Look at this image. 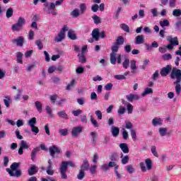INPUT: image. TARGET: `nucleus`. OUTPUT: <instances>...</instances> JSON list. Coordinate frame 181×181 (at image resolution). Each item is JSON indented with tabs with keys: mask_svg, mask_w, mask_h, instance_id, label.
Wrapping results in <instances>:
<instances>
[{
	"mask_svg": "<svg viewBox=\"0 0 181 181\" xmlns=\"http://www.w3.org/2000/svg\"><path fill=\"white\" fill-rule=\"evenodd\" d=\"M125 40L124 37L119 36L116 39V42L112 44L111 50L112 52L110 53V63L111 64H117V53H118V50H119V46H122Z\"/></svg>",
	"mask_w": 181,
	"mask_h": 181,
	"instance_id": "nucleus-1",
	"label": "nucleus"
},
{
	"mask_svg": "<svg viewBox=\"0 0 181 181\" xmlns=\"http://www.w3.org/2000/svg\"><path fill=\"white\" fill-rule=\"evenodd\" d=\"M170 78L176 80L174 81L173 84L175 85V93L177 95H180L181 93V70L174 67L172 69L171 74H170Z\"/></svg>",
	"mask_w": 181,
	"mask_h": 181,
	"instance_id": "nucleus-2",
	"label": "nucleus"
},
{
	"mask_svg": "<svg viewBox=\"0 0 181 181\" xmlns=\"http://www.w3.org/2000/svg\"><path fill=\"white\" fill-rule=\"evenodd\" d=\"M69 166L71 168H76V164L73 161H62L61 166L59 167V173L61 175V179L66 180L67 179V169Z\"/></svg>",
	"mask_w": 181,
	"mask_h": 181,
	"instance_id": "nucleus-3",
	"label": "nucleus"
},
{
	"mask_svg": "<svg viewBox=\"0 0 181 181\" xmlns=\"http://www.w3.org/2000/svg\"><path fill=\"white\" fill-rule=\"evenodd\" d=\"M19 165V163H13L10 166L11 169L6 168V170L8 173V175L13 177H21V176H22V171L18 170Z\"/></svg>",
	"mask_w": 181,
	"mask_h": 181,
	"instance_id": "nucleus-4",
	"label": "nucleus"
},
{
	"mask_svg": "<svg viewBox=\"0 0 181 181\" xmlns=\"http://www.w3.org/2000/svg\"><path fill=\"white\" fill-rule=\"evenodd\" d=\"M43 11L47 15H52L53 16H57V12H56V7L54 6V3H44L43 4Z\"/></svg>",
	"mask_w": 181,
	"mask_h": 181,
	"instance_id": "nucleus-5",
	"label": "nucleus"
},
{
	"mask_svg": "<svg viewBox=\"0 0 181 181\" xmlns=\"http://www.w3.org/2000/svg\"><path fill=\"white\" fill-rule=\"evenodd\" d=\"M25 23H26V20H25V18L23 17H19L16 23L11 26L13 32H21Z\"/></svg>",
	"mask_w": 181,
	"mask_h": 181,
	"instance_id": "nucleus-6",
	"label": "nucleus"
},
{
	"mask_svg": "<svg viewBox=\"0 0 181 181\" xmlns=\"http://www.w3.org/2000/svg\"><path fill=\"white\" fill-rule=\"evenodd\" d=\"M167 41L169 42L170 45H167V49L168 50H173L174 46H179V40L177 37H172V35L167 36Z\"/></svg>",
	"mask_w": 181,
	"mask_h": 181,
	"instance_id": "nucleus-7",
	"label": "nucleus"
},
{
	"mask_svg": "<svg viewBox=\"0 0 181 181\" xmlns=\"http://www.w3.org/2000/svg\"><path fill=\"white\" fill-rule=\"evenodd\" d=\"M69 30V27L67 25H64L61 29L57 37H55V42L57 43L64 40V37H66V32Z\"/></svg>",
	"mask_w": 181,
	"mask_h": 181,
	"instance_id": "nucleus-8",
	"label": "nucleus"
},
{
	"mask_svg": "<svg viewBox=\"0 0 181 181\" xmlns=\"http://www.w3.org/2000/svg\"><path fill=\"white\" fill-rule=\"evenodd\" d=\"M145 163L146 167L145 166ZM140 168L142 172H146L147 170H151L152 169V160L149 158L145 160V163H140Z\"/></svg>",
	"mask_w": 181,
	"mask_h": 181,
	"instance_id": "nucleus-9",
	"label": "nucleus"
},
{
	"mask_svg": "<svg viewBox=\"0 0 181 181\" xmlns=\"http://www.w3.org/2000/svg\"><path fill=\"white\" fill-rule=\"evenodd\" d=\"M83 132V127L81 126H78L73 127L72 131H71V136L73 138H77L80 134Z\"/></svg>",
	"mask_w": 181,
	"mask_h": 181,
	"instance_id": "nucleus-10",
	"label": "nucleus"
},
{
	"mask_svg": "<svg viewBox=\"0 0 181 181\" xmlns=\"http://www.w3.org/2000/svg\"><path fill=\"white\" fill-rule=\"evenodd\" d=\"M172 70V65H167L161 69L160 74L162 77H166Z\"/></svg>",
	"mask_w": 181,
	"mask_h": 181,
	"instance_id": "nucleus-11",
	"label": "nucleus"
},
{
	"mask_svg": "<svg viewBox=\"0 0 181 181\" xmlns=\"http://www.w3.org/2000/svg\"><path fill=\"white\" fill-rule=\"evenodd\" d=\"M49 154L52 158H54L55 153H62V149L57 146H52L49 148Z\"/></svg>",
	"mask_w": 181,
	"mask_h": 181,
	"instance_id": "nucleus-12",
	"label": "nucleus"
},
{
	"mask_svg": "<svg viewBox=\"0 0 181 181\" xmlns=\"http://www.w3.org/2000/svg\"><path fill=\"white\" fill-rule=\"evenodd\" d=\"M145 43V36L139 35L134 38V45H144Z\"/></svg>",
	"mask_w": 181,
	"mask_h": 181,
	"instance_id": "nucleus-13",
	"label": "nucleus"
},
{
	"mask_svg": "<svg viewBox=\"0 0 181 181\" xmlns=\"http://www.w3.org/2000/svg\"><path fill=\"white\" fill-rule=\"evenodd\" d=\"M24 40L25 38H23L22 36H20L17 39L12 40V43H13V45H16V46L22 47V46H23Z\"/></svg>",
	"mask_w": 181,
	"mask_h": 181,
	"instance_id": "nucleus-14",
	"label": "nucleus"
},
{
	"mask_svg": "<svg viewBox=\"0 0 181 181\" xmlns=\"http://www.w3.org/2000/svg\"><path fill=\"white\" fill-rule=\"evenodd\" d=\"M126 98L129 103H134V101H138L139 100V95L132 93L126 95Z\"/></svg>",
	"mask_w": 181,
	"mask_h": 181,
	"instance_id": "nucleus-15",
	"label": "nucleus"
},
{
	"mask_svg": "<svg viewBox=\"0 0 181 181\" xmlns=\"http://www.w3.org/2000/svg\"><path fill=\"white\" fill-rule=\"evenodd\" d=\"M91 36L95 39V42H98L100 40V28L93 29Z\"/></svg>",
	"mask_w": 181,
	"mask_h": 181,
	"instance_id": "nucleus-16",
	"label": "nucleus"
},
{
	"mask_svg": "<svg viewBox=\"0 0 181 181\" xmlns=\"http://www.w3.org/2000/svg\"><path fill=\"white\" fill-rule=\"evenodd\" d=\"M39 170V168L35 165H32L28 170V173L29 176H33V175H36Z\"/></svg>",
	"mask_w": 181,
	"mask_h": 181,
	"instance_id": "nucleus-17",
	"label": "nucleus"
},
{
	"mask_svg": "<svg viewBox=\"0 0 181 181\" xmlns=\"http://www.w3.org/2000/svg\"><path fill=\"white\" fill-rule=\"evenodd\" d=\"M111 132H112V136H114V138H117V136L119 135V128L115 126H112L111 129Z\"/></svg>",
	"mask_w": 181,
	"mask_h": 181,
	"instance_id": "nucleus-18",
	"label": "nucleus"
},
{
	"mask_svg": "<svg viewBox=\"0 0 181 181\" xmlns=\"http://www.w3.org/2000/svg\"><path fill=\"white\" fill-rule=\"evenodd\" d=\"M119 148L122 151L123 153H129V148H128V145L127 144H120Z\"/></svg>",
	"mask_w": 181,
	"mask_h": 181,
	"instance_id": "nucleus-19",
	"label": "nucleus"
},
{
	"mask_svg": "<svg viewBox=\"0 0 181 181\" xmlns=\"http://www.w3.org/2000/svg\"><path fill=\"white\" fill-rule=\"evenodd\" d=\"M153 127H158L159 125H162L163 120L160 118H154L151 121Z\"/></svg>",
	"mask_w": 181,
	"mask_h": 181,
	"instance_id": "nucleus-20",
	"label": "nucleus"
},
{
	"mask_svg": "<svg viewBox=\"0 0 181 181\" xmlns=\"http://www.w3.org/2000/svg\"><path fill=\"white\" fill-rule=\"evenodd\" d=\"M89 168L90 163H88V160H87V159H85L81 165V170H83L85 172V170H88Z\"/></svg>",
	"mask_w": 181,
	"mask_h": 181,
	"instance_id": "nucleus-21",
	"label": "nucleus"
},
{
	"mask_svg": "<svg viewBox=\"0 0 181 181\" xmlns=\"http://www.w3.org/2000/svg\"><path fill=\"white\" fill-rule=\"evenodd\" d=\"M90 135L91 136V141L93 145H95V144H97V136H98V134L95 132H92L90 133Z\"/></svg>",
	"mask_w": 181,
	"mask_h": 181,
	"instance_id": "nucleus-22",
	"label": "nucleus"
},
{
	"mask_svg": "<svg viewBox=\"0 0 181 181\" xmlns=\"http://www.w3.org/2000/svg\"><path fill=\"white\" fill-rule=\"evenodd\" d=\"M23 54L21 52H18L16 53V60L17 62L19 63L20 64H23Z\"/></svg>",
	"mask_w": 181,
	"mask_h": 181,
	"instance_id": "nucleus-23",
	"label": "nucleus"
},
{
	"mask_svg": "<svg viewBox=\"0 0 181 181\" xmlns=\"http://www.w3.org/2000/svg\"><path fill=\"white\" fill-rule=\"evenodd\" d=\"M35 108H36L37 111H38V112L41 113L42 111H43V105H42V102L35 101Z\"/></svg>",
	"mask_w": 181,
	"mask_h": 181,
	"instance_id": "nucleus-24",
	"label": "nucleus"
},
{
	"mask_svg": "<svg viewBox=\"0 0 181 181\" xmlns=\"http://www.w3.org/2000/svg\"><path fill=\"white\" fill-rule=\"evenodd\" d=\"M110 161L112 162H118L119 160V157L118 156V153H112L110 156Z\"/></svg>",
	"mask_w": 181,
	"mask_h": 181,
	"instance_id": "nucleus-25",
	"label": "nucleus"
},
{
	"mask_svg": "<svg viewBox=\"0 0 181 181\" xmlns=\"http://www.w3.org/2000/svg\"><path fill=\"white\" fill-rule=\"evenodd\" d=\"M57 115L59 118H63V119H69V115L66 113L65 110H62L57 112Z\"/></svg>",
	"mask_w": 181,
	"mask_h": 181,
	"instance_id": "nucleus-26",
	"label": "nucleus"
},
{
	"mask_svg": "<svg viewBox=\"0 0 181 181\" xmlns=\"http://www.w3.org/2000/svg\"><path fill=\"white\" fill-rule=\"evenodd\" d=\"M80 10L78 8L74 9L71 13L70 15L72 16V18H78L81 15Z\"/></svg>",
	"mask_w": 181,
	"mask_h": 181,
	"instance_id": "nucleus-27",
	"label": "nucleus"
},
{
	"mask_svg": "<svg viewBox=\"0 0 181 181\" xmlns=\"http://www.w3.org/2000/svg\"><path fill=\"white\" fill-rule=\"evenodd\" d=\"M39 151H40V147H36L35 148L32 152H31V159L33 160H35L36 159V155L37 153V152H39Z\"/></svg>",
	"mask_w": 181,
	"mask_h": 181,
	"instance_id": "nucleus-28",
	"label": "nucleus"
},
{
	"mask_svg": "<svg viewBox=\"0 0 181 181\" xmlns=\"http://www.w3.org/2000/svg\"><path fill=\"white\" fill-rule=\"evenodd\" d=\"M68 37H69L71 40H76V39H77V36L76 35V33H74V30H69L68 31Z\"/></svg>",
	"mask_w": 181,
	"mask_h": 181,
	"instance_id": "nucleus-29",
	"label": "nucleus"
},
{
	"mask_svg": "<svg viewBox=\"0 0 181 181\" xmlns=\"http://www.w3.org/2000/svg\"><path fill=\"white\" fill-rule=\"evenodd\" d=\"M120 158H122L121 163L122 165H127L129 162V156H124V154H122Z\"/></svg>",
	"mask_w": 181,
	"mask_h": 181,
	"instance_id": "nucleus-30",
	"label": "nucleus"
},
{
	"mask_svg": "<svg viewBox=\"0 0 181 181\" xmlns=\"http://www.w3.org/2000/svg\"><path fill=\"white\" fill-rule=\"evenodd\" d=\"M130 69H132V73H135V70H136V61L134 59L130 61Z\"/></svg>",
	"mask_w": 181,
	"mask_h": 181,
	"instance_id": "nucleus-31",
	"label": "nucleus"
},
{
	"mask_svg": "<svg viewBox=\"0 0 181 181\" xmlns=\"http://www.w3.org/2000/svg\"><path fill=\"white\" fill-rule=\"evenodd\" d=\"M17 92L18 93L16 95H14L15 101H18L19 100H21V97L22 95V93H23V90L21 88H18L17 90Z\"/></svg>",
	"mask_w": 181,
	"mask_h": 181,
	"instance_id": "nucleus-32",
	"label": "nucleus"
},
{
	"mask_svg": "<svg viewBox=\"0 0 181 181\" xmlns=\"http://www.w3.org/2000/svg\"><path fill=\"white\" fill-rule=\"evenodd\" d=\"M13 16V8H8L6 12V17L9 19V18H12Z\"/></svg>",
	"mask_w": 181,
	"mask_h": 181,
	"instance_id": "nucleus-33",
	"label": "nucleus"
},
{
	"mask_svg": "<svg viewBox=\"0 0 181 181\" xmlns=\"http://www.w3.org/2000/svg\"><path fill=\"white\" fill-rule=\"evenodd\" d=\"M108 165L109 168H115V170H118V168H119V165H118V164H117V162L115 161H110Z\"/></svg>",
	"mask_w": 181,
	"mask_h": 181,
	"instance_id": "nucleus-34",
	"label": "nucleus"
},
{
	"mask_svg": "<svg viewBox=\"0 0 181 181\" xmlns=\"http://www.w3.org/2000/svg\"><path fill=\"white\" fill-rule=\"evenodd\" d=\"M126 170L129 175H132L135 172V168H134V165L130 164L126 166Z\"/></svg>",
	"mask_w": 181,
	"mask_h": 181,
	"instance_id": "nucleus-35",
	"label": "nucleus"
},
{
	"mask_svg": "<svg viewBox=\"0 0 181 181\" xmlns=\"http://www.w3.org/2000/svg\"><path fill=\"white\" fill-rule=\"evenodd\" d=\"M85 176L86 173L83 170H80L79 173L77 175V179H78V180H83Z\"/></svg>",
	"mask_w": 181,
	"mask_h": 181,
	"instance_id": "nucleus-36",
	"label": "nucleus"
},
{
	"mask_svg": "<svg viewBox=\"0 0 181 181\" xmlns=\"http://www.w3.org/2000/svg\"><path fill=\"white\" fill-rule=\"evenodd\" d=\"M90 122L94 128H98V127H100L98 122L95 119H94L93 116H90Z\"/></svg>",
	"mask_w": 181,
	"mask_h": 181,
	"instance_id": "nucleus-37",
	"label": "nucleus"
},
{
	"mask_svg": "<svg viewBox=\"0 0 181 181\" xmlns=\"http://www.w3.org/2000/svg\"><path fill=\"white\" fill-rule=\"evenodd\" d=\"M153 93V90L151 88H146L144 93L141 94L142 97H145V95H148V94H152Z\"/></svg>",
	"mask_w": 181,
	"mask_h": 181,
	"instance_id": "nucleus-38",
	"label": "nucleus"
},
{
	"mask_svg": "<svg viewBox=\"0 0 181 181\" xmlns=\"http://www.w3.org/2000/svg\"><path fill=\"white\" fill-rule=\"evenodd\" d=\"M37 122L36 121V117H33L30 120H28V124L30 127H35V125H36Z\"/></svg>",
	"mask_w": 181,
	"mask_h": 181,
	"instance_id": "nucleus-39",
	"label": "nucleus"
},
{
	"mask_svg": "<svg viewBox=\"0 0 181 181\" xmlns=\"http://www.w3.org/2000/svg\"><path fill=\"white\" fill-rule=\"evenodd\" d=\"M59 132L62 136H66L69 135V130L67 129H60Z\"/></svg>",
	"mask_w": 181,
	"mask_h": 181,
	"instance_id": "nucleus-40",
	"label": "nucleus"
},
{
	"mask_svg": "<svg viewBox=\"0 0 181 181\" xmlns=\"http://www.w3.org/2000/svg\"><path fill=\"white\" fill-rule=\"evenodd\" d=\"M80 11H81V15H83L87 11V5L86 4H81L79 6Z\"/></svg>",
	"mask_w": 181,
	"mask_h": 181,
	"instance_id": "nucleus-41",
	"label": "nucleus"
},
{
	"mask_svg": "<svg viewBox=\"0 0 181 181\" xmlns=\"http://www.w3.org/2000/svg\"><path fill=\"white\" fill-rule=\"evenodd\" d=\"M120 28L124 32H127V33H129V26H128V25H127L126 23L121 24Z\"/></svg>",
	"mask_w": 181,
	"mask_h": 181,
	"instance_id": "nucleus-42",
	"label": "nucleus"
},
{
	"mask_svg": "<svg viewBox=\"0 0 181 181\" xmlns=\"http://www.w3.org/2000/svg\"><path fill=\"white\" fill-rule=\"evenodd\" d=\"M151 151L153 156H156V158H159V154H158V151H156V146H152Z\"/></svg>",
	"mask_w": 181,
	"mask_h": 181,
	"instance_id": "nucleus-43",
	"label": "nucleus"
},
{
	"mask_svg": "<svg viewBox=\"0 0 181 181\" xmlns=\"http://www.w3.org/2000/svg\"><path fill=\"white\" fill-rule=\"evenodd\" d=\"M10 101H11V97L9 96H6L5 99H4V105L7 108H9V105H11V104L9 103Z\"/></svg>",
	"mask_w": 181,
	"mask_h": 181,
	"instance_id": "nucleus-44",
	"label": "nucleus"
},
{
	"mask_svg": "<svg viewBox=\"0 0 181 181\" xmlns=\"http://www.w3.org/2000/svg\"><path fill=\"white\" fill-rule=\"evenodd\" d=\"M173 15L175 18H179L181 16V10L180 9H174L173 11Z\"/></svg>",
	"mask_w": 181,
	"mask_h": 181,
	"instance_id": "nucleus-45",
	"label": "nucleus"
},
{
	"mask_svg": "<svg viewBox=\"0 0 181 181\" xmlns=\"http://www.w3.org/2000/svg\"><path fill=\"white\" fill-rule=\"evenodd\" d=\"M79 62L80 63H86L87 60L86 59V57H84V54L81 53L78 54Z\"/></svg>",
	"mask_w": 181,
	"mask_h": 181,
	"instance_id": "nucleus-46",
	"label": "nucleus"
},
{
	"mask_svg": "<svg viewBox=\"0 0 181 181\" xmlns=\"http://www.w3.org/2000/svg\"><path fill=\"white\" fill-rule=\"evenodd\" d=\"M127 110L128 114H132V112L134 111V106L131 105V103H127Z\"/></svg>",
	"mask_w": 181,
	"mask_h": 181,
	"instance_id": "nucleus-47",
	"label": "nucleus"
},
{
	"mask_svg": "<svg viewBox=\"0 0 181 181\" xmlns=\"http://www.w3.org/2000/svg\"><path fill=\"white\" fill-rule=\"evenodd\" d=\"M123 68L125 69H128L129 67V59L125 58L124 61L122 63Z\"/></svg>",
	"mask_w": 181,
	"mask_h": 181,
	"instance_id": "nucleus-48",
	"label": "nucleus"
},
{
	"mask_svg": "<svg viewBox=\"0 0 181 181\" xmlns=\"http://www.w3.org/2000/svg\"><path fill=\"white\" fill-rule=\"evenodd\" d=\"M20 147H21L23 149H29V146L28 145V143L25 141H21Z\"/></svg>",
	"mask_w": 181,
	"mask_h": 181,
	"instance_id": "nucleus-49",
	"label": "nucleus"
},
{
	"mask_svg": "<svg viewBox=\"0 0 181 181\" xmlns=\"http://www.w3.org/2000/svg\"><path fill=\"white\" fill-rule=\"evenodd\" d=\"M75 84H76V80L73 79L71 81V82L67 85L66 90H71V88H73V87H74Z\"/></svg>",
	"mask_w": 181,
	"mask_h": 181,
	"instance_id": "nucleus-50",
	"label": "nucleus"
},
{
	"mask_svg": "<svg viewBox=\"0 0 181 181\" xmlns=\"http://www.w3.org/2000/svg\"><path fill=\"white\" fill-rule=\"evenodd\" d=\"M163 60L168 61L172 59V54H165L162 55Z\"/></svg>",
	"mask_w": 181,
	"mask_h": 181,
	"instance_id": "nucleus-51",
	"label": "nucleus"
},
{
	"mask_svg": "<svg viewBox=\"0 0 181 181\" xmlns=\"http://www.w3.org/2000/svg\"><path fill=\"white\" fill-rule=\"evenodd\" d=\"M47 114L51 117V118H53V112H52V108L49 107V106H46L45 107Z\"/></svg>",
	"mask_w": 181,
	"mask_h": 181,
	"instance_id": "nucleus-52",
	"label": "nucleus"
},
{
	"mask_svg": "<svg viewBox=\"0 0 181 181\" xmlns=\"http://www.w3.org/2000/svg\"><path fill=\"white\" fill-rule=\"evenodd\" d=\"M168 129L166 128H160L159 129V133L160 136H165L166 135Z\"/></svg>",
	"mask_w": 181,
	"mask_h": 181,
	"instance_id": "nucleus-53",
	"label": "nucleus"
},
{
	"mask_svg": "<svg viewBox=\"0 0 181 181\" xmlns=\"http://www.w3.org/2000/svg\"><path fill=\"white\" fill-rule=\"evenodd\" d=\"M95 114L96 117H98V119L101 120L103 119V112H101L100 110H96L95 112Z\"/></svg>",
	"mask_w": 181,
	"mask_h": 181,
	"instance_id": "nucleus-54",
	"label": "nucleus"
},
{
	"mask_svg": "<svg viewBox=\"0 0 181 181\" xmlns=\"http://www.w3.org/2000/svg\"><path fill=\"white\" fill-rule=\"evenodd\" d=\"M100 169L103 170L104 172H107V170H110V166L109 164L105 163L101 165Z\"/></svg>",
	"mask_w": 181,
	"mask_h": 181,
	"instance_id": "nucleus-55",
	"label": "nucleus"
},
{
	"mask_svg": "<svg viewBox=\"0 0 181 181\" xmlns=\"http://www.w3.org/2000/svg\"><path fill=\"white\" fill-rule=\"evenodd\" d=\"M112 87H113L112 83H107L105 86V90H106V91H111V90H112Z\"/></svg>",
	"mask_w": 181,
	"mask_h": 181,
	"instance_id": "nucleus-56",
	"label": "nucleus"
},
{
	"mask_svg": "<svg viewBox=\"0 0 181 181\" xmlns=\"http://www.w3.org/2000/svg\"><path fill=\"white\" fill-rule=\"evenodd\" d=\"M160 25L162 27V28H165V26H169V21L168 20H164L163 21H160Z\"/></svg>",
	"mask_w": 181,
	"mask_h": 181,
	"instance_id": "nucleus-57",
	"label": "nucleus"
},
{
	"mask_svg": "<svg viewBox=\"0 0 181 181\" xmlns=\"http://www.w3.org/2000/svg\"><path fill=\"white\" fill-rule=\"evenodd\" d=\"M73 115H74V117H78V115H80L81 114H83V110H74L72 112Z\"/></svg>",
	"mask_w": 181,
	"mask_h": 181,
	"instance_id": "nucleus-58",
	"label": "nucleus"
},
{
	"mask_svg": "<svg viewBox=\"0 0 181 181\" xmlns=\"http://www.w3.org/2000/svg\"><path fill=\"white\" fill-rule=\"evenodd\" d=\"M76 72L77 73V74H83V73H84V67L78 66L76 69Z\"/></svg>",
	"mask_w": 181,
	"mask_h": 181,
	"instance_id": "nucleus-59",
	"label": "nucleus"
},
{
	"mask_svg": "<svg viewBox=\"0 0 181 181\" xmlns=\"http://www.w3.org/2000/svg\"><path fill=\"white\" fill-rule=\"evenodd\" d=\"M93 19L94 23H95V25H98V23H101V20L100 19V17H98L97 16H94L93 17Z\"/></svg>",
	"mask_w": 181,
	"mask_h": 181,
	"instance_id": "nucleus-60",
	"label": "nucleus"
},
{
	"mask_svg": "<svg viewBox=\"0 0 181 181\" xmlns=\"http://www.w3.org/2000/svg\"><path fill=\"white\" fill-rule=\"evenodd\" d=\"M77 103L79 104V105H84V103H86V98H81L77 99Z\"/></svg>",
	"mask_w": 181,
	"mask_h": 181,
	"instance_id": "nucleus-61",
	"label": "nucleus"
},
{
	"mask_svg": "<svg viewBox=\"0 0 181 181\" xmlns=\"http://www.w3.org/2000/svg\"><path fill=\"white\" fill-rule=\"evenodd\" d=\"M131 50H132V47L130 45H127L126 46H124V52L126 53H131Z\"/></svg>",
	"mask_w": 181,
	"mask_h": 181,
	"instance_id": "nucleus-62",
	"label": "nucleus"
},
{
	"mask_svg": "<svg viewBox=\"0 0 181 181\" xmlns=\"http://www.w3.org/2000/svg\"><path fill=\"white\" fill-rule=\"evenodd\" d=\"M151 13L153 15V18H156V16H158V8H152L151 10Z\"/></svg>",
	"mask_w": 181,
	"mask_h": 181,
	"instance_id": "nucleus-63",
	"label": "nucleus"
},
{
	"mask_svg": "<svg viewBox=\"0 0 181 181\" xmlns=\"http://www.w3.org/2000/svg\"><path fill=\"white\" fill-rule=\"evenodd\" d=\"M169 6L170 8H175L176 0H169Z\"/></svg>",
	"mask_w": 181,
	"mask_h": 181,
	"instance_id": "nucleus-64",
	"label": "nucleus"
}]
</instances>
